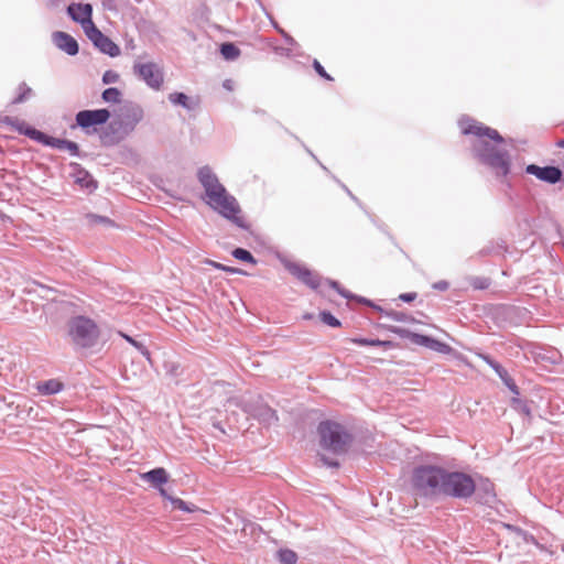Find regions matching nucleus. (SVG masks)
Masks as SVG:
<instances>
[{
    "mask_svg": "<svg viewBox=\"0 0 564 564\" xmlns=\"http://www.w3.org/2000/svg\"><path fill=\"white\" fill-rule=\"evenodd\" d=\"M458 126L464 135L479 138L471 144L473 158L490 170L496 178L501 182L507 178L511 173L512 161L510 152L500 147L506 143V139L499 131L468 116H462Z\"/></svg>",
    "mask_w": 564,
    "mask_h": 564,
    "instance_id": "1",
    "label": "nucleus"
},
{
    "mask_svg": "<svg viewBox=\"0 0 564 564\" xmlns=\"http://www.w3.org/2000/svg\"><path fill=\"white\" fill-rule=\"evenodd\" d=\"M197 180L204 188L205 203L215 213L238 228L246 231L250 230V224L240 216L241 207L237 198L219 182L218 176L208 165L198 169Z\"/></svg>",
    "mask_w": 564,
    "mask_h": 564,
    "instance_id": "2",
    "label": "nucleus"
},
{
    "mask_svg": "<svg viewBox=\"0 0 564 564\" xmlns=\"http://www.w3.org/2000/svg\"><path fill=\"white\" fill-rule=\"evenodd\" d=\"M62 308L72 315L65 324V338L77 352L91 351L99 343L100 328L95 319L79 314V306L72 301H63Z\"/></svg>",
    "mask_w": 564,
    "mask_h": 564,
    "instance_id": "3",
    "label": "nucleus"
},
{
    "mask_svg": "<svg viewBox=\"0 0 564 564\" xmlns=\"http://www.w3.org/2000/svg\"><path fill=\"white\" fill-rule=\"evenodd\" d=\"M316 432L319 446L334 455L347 454L355 441L354 434L345 425L330 419L322 420Z\"/></svg>",
    "mask_w": 564,
    "mask_h": 564,
    "instance_id": "4",
    "label": "nucleus"
},
{
    "mask_svg": "<svg viewBox=\"0 0 564 564\" xmlns=\"http://www.w3.org/2000/svg\"><path fill=\"white\" fill-rule=\"evenodd\" d=\"M446 468L435 464L415 465L411 474L414 491L423 498L432 499L442 495Z\"/></svg>",
    "mask_w": 564,
    "mask_h": 564,
    "instance_id": "5",
    "label": "nucleus"
},
{
    "mask_svg": "<svg viewBox=\"0 0 564 564\" xmlns=\"http://www.w3.org/2000/svg\"><path fill=\"white\" fill-rule=\"evenodd\" d=\"M475 490V478L470 474L446 468L441 496L467 501L474 496Z\"/></svg>",
    "mask_w": 564,
    "mask_h": 564,
    "instance_id": "6",
    "label": "nucleus"
},
{
    "mask_svg": "<svg viewBox=\"0 0 564 564\" xmlns=\"http://www.w3.org/2000/svg\"><path fill=\"white\" fill-rule=\"evenodd\" d=\"M236 405L247 415L258 421L263 427L276 425L279 422L276 411L272 409L260 394L249 398L242 397L236 401Z\"/></svg>",
    "mask_w": 564,
    "mask_h": 564,
    "instance_id": "7",
    "label": "nucleus"
},
{
    "mask_svg": "<svg viewBox=\"0 0 564 564\" xmlns=\"http://www.w3.org/2000/svg\"><path fill=\"white\" fill-rule=\"evenodd\" d=\"M379 327L388 330L389 333L398 335L400 338L409 339L411 343L417 346L429 348L440 354L448 355L453 350V348L448 344L441 341L430 335L415 333L410 329L394 325L379 324Z\"/></svg>",
    "mask_w": 564,
    "mask_h": 564,
    "instance_id": "8",
    "label": "nucleus"
},
{
    "mask_svg": "<svg viewBox=\"0 0 564 564\" xmlns=\"http://www.w3.org/2000/svg\"><path fill=\"white\" fill-rule=\"evenodd\" d=\"M110 118L111 112L107 108L79 110L70 129L80 128L85 134L90 135L97 132V127L102 128Z\"/></svg>",
    "mask_w": 564,
    "mask_h": 564,
    "instance_id": "9",
    "label": "nucleus"
},
{
    "mask_svg": "<svg viewBox=\"0 0 564 564\" xmlns=\"http://www.w3.org/2000/svg\"><path fill=\"white\" fill-rule=\"evenodd\" d=\"M276 259L284 267V269L302 284L310 288L311 290H318L323 281V278L318 273L312 271L306 265L289 260L282 253H276Z\"/></svg>",
    "mask_w": 564,
    "mask_h": 564,
    "instance_id": "10",
    "label": "nucleus"
},
{
    "mask_svg": "<svg viewBox=\"0 0 564 564\" xmlns=\"http://www.w3.org/2000/svg\"><path fill=\"white\" fill-rule=\"evenodd\" d=\"M130 134L129 130L123 126L119 119L113 116L101 128L99 132V140L102 147L111 148L118 145Z\"/></svg>",
    "mask_w": 564,
    "mask_h": 564,
    "instance_id": "11",
    "label": "nucleus"
},
{
    "mask_svg": "<svg viewBox=\"0 0 564 564\" xmlns=\"http://www.w3.org/2000/svg\"><path fill=\"white\" fill-rule=\"evenodd\" d=\"M134 74L150 88L159 90L164 82V74L158 64L153 62L137 63L133 65Z\"/></svg>",
    "mask_w": 564,
    "mask_h": 564,
    "instance_id": "12",
    "label": "nucleus"
},
{
    "mask_svg": "<svg viewBox=\"0 0 564 564\" xmlns=\"http://www.w3.org/2000/svg\"><path fill=\"white\" fill-rule=\"evenodd\" d=\"M85 35L100 53L109 57L120 55V47L109 36L104 34L95 23H91V26Z\"/></svg>",
    "mask_w": 564,
    "mask_h": 564,
    "instance_id": "13",
    "label": "nucleus"
},
{
    "mask_svg": "<svg viewBox=\"0 0 564 564\" xmlns=\"http://www.w3.org/2000/svg\"><path fill=\"white\" fill-rule=\"evenodd\" d=\"M37 143H40L44 147H50L52 149L66 150L69 152V154L72 156L78 158L82 160H84L88 156V153L82 151L79 145L75 141H72L68 139L56 138V137L47 134L43 131L39 135Z\"/></svg>",
    "mask_w": 564,
    "mask_h": 564,
    "instance_id": "14",
    "label": "nucleus"
},
{
    "mask_svg": "<svg viewBox=\"0 0 564 564\" xmlns=\"http://www.w3.org/2000/svg\"><path fill=\"white\" fill-rule=\"evenodd\" d=\"M524 173L549 185H556L562 180V169L557 165L540 166L531 163L524 166Z\"/></svg>",
    "mask_w": 564,
    "mask_h": 564,
    "instance_id": "15",
    "label": "nucleus"
},
{
    "mask_svg": "<svg viewBox=\"0 0 564 564\" xmlns=\"http://www.w3.org/2000/svg\"><path fill=\"white\" fill-rule=\"evenodd\" d=\"M475 494L476 502L482 506L492 507L497 502V494L495 484L488 478L479 474L475 478Z\"/></svg>",
    "mask_w": 564,
    "mask_h": 564,
    "instance_id": "16",
    "label": "nucleus"
},
{
    "mask_svg": "<svg viewBox=\"0 0 564 564\" xmlns=\"http://www.w3.org/2000/svg\"><path fill=\"white\" fill-rule=\"evenodd\" d=\"M115 116L123 123L129 132L132 133L138 123L142 121L144 111L140 105L133 101H127Z\"/></svg>",
    "mask_w": 564,
    "mask_h": 564,
    "instance_id": "17",
    "label": "nucleus"
},
{
    "mask_svg": "<svg viewBox=\"0 0 564 564\" xmlns=\"http://www.w3.org/2000/svg\"><path fill=\"white\" fill-rule=\"evenodd\" d=\"M66 12L74 22L82 25L84 33H86L91 26V23H94L93 6L90 3L72 2L67 6Z\"/></svg>",
    "mask_w": 564,
    "mask_h": 564,
    "instance_id": "18",
    "label": "nucleus"
},
{
    "mask_svg": "<svg viewBox=\"0 0 564 564\" xmlns=\"http://www.w3.org/2000/svg\"><path fill=\"white\" fill-rule=\"evenodd\" d=\"M141 479L143 481L149 482L155 490H158L159 495L164 498L167 496V490L164 485H166L170 480V474L163 467L152 468L143 474H141Z\"/></svg>",
    "mask_w": 564,
    "mask_h": 564,
    "instance_id": "19",
    "label": "nucleus"
},
{
    "mask_svg": "<svg viewBox=\"0 0 564 564\" xmlns=\"http://www.w3.org/2000/svg\"><path fill=\"white\" fill-rule=\"evenodd\" d=\"M480 358L496 372L499 379L513 395H520L519 387L508 370L488 354H481Z\"/></svg>",
    "mask_w": 564,
    "mask_h": 564,
    "instance_id": "20",
    "label": "nucleus"
},
{
    "mask_svg": "<svg viewBox=\"0 0 564 564\" xmlns=\"http://www.w3.org/2000/svg\"><path fill=\"white\" fill-rule=\"evenodd\" d=\"M68 166L72 170L70 176L74 178L75 184L87 189L89 193L98 188V182L82 164L70 162Z\"/></svg>",
    "mask_w": 564,
    "mask_h": 564,
    "instance_id": "21",
    "label": "nucleus"
},
{
    "mask_svg": "<svg viewBox=\"0 0 564 564\" xmlns=\"http://www.w3.org/2000/svg\"><path fill=\"white\" fill-rule=\"evenodd\" d=\"M0 123L11 127L20 134L28 137L29 139L35 141L36 143L39 140V135L42 132L41 130L34 128L33 126H30L25 121L11 116L0 117Z\"/></svg>",
    "mask_w": 564,
    "mask_h": 564,
    "instance_id": "22",
    "label": "nucleus"
},
{
    "mask_svg": "<svg viewBox=\"0 0 564 564\" xmlns=\"http://www.w3.org/2000/svg\"><path fill=\"white\" fill-rule=\"evenodd\" d=\"M52 42L58 50L69 56H75L79 52V45L76 39L64 31L53 32Z\"/></svg>",
    "mask_w": 564,
    "mask_h": 564,
    "instance_id": "23",
    "label": "nucleus"
},
{
    "mask_svg": "<svg viewBox=\"0 0 564 564\" xmlns=\"http://www.w3.org/2000/svg\"><path fill=\"white\" fill-rule=\"evenodd\" d=\"M167 99L172 105L180 106L187 111H195L200 106L199 96H187L182 91H174L169 94Z\"/></svg>",
    "mask_w": 564,
    "mask_h": 564,
    "instance_id": "24",
    "label": "nucleus"
},
{
    "mask_svg": "<svg viewBox=\"0 0 564 564\" xmlns=\"http://www.w3.org/2000/svg\"><path fill=\"white\" fill-rule=\"evenodd\" d=\"M508 246L503 239L491 240L482 247L474 257L482 259L492 254H502L507 252Z\"/></svg>",
    "mask_w": 564,
    "mask_h": 564,
    "instance_id": "25",
    "label": "nucleus"
},
{
    "mask_svg": "<svg viewBox=\"0 0 564 564\" xmlns=\"http://www.w3.org/2000/svg\"><path fill=\"white\" fill-rule=\"evenodd\" d=\"M64 383L58 379H48L37 383V391L42 395H54L64 390Z\"/></svg>",
    "mask_w": 564,
    "mask_h": 564,
    "instance_id": "26",
    "label": "nucleus"
},
{
    "mask_svg": "<svg viewBox=\"0 0 564 564\" xmlns=\"http://www.w3.org/2000/svg\"><path fill=\"white\" fill-rule=\"evenodd\" d=\"M164 500H167L174 509L181 510L183 512L193 513L195 511H198L199 508L194 503H188L185 500L174 497L170 494H167L166 497L163 498Z\"/></svg>",
    "mask_w": 564,
    "mask_h": 564,
    "instance_id": "27",
    "label": "nucleus"
},
{
    "mask_svg": "<svg viewBox=\"0 0 564 564\" xmlns=\"http://www.w3.org/2000/svg\"><path fill=\"white\" fill-rule=\"evenodd\" d=\"M219 53L225 61H235L241 54L240 48L232 42H224L219 45Z\"/></svg>",
    "mask_w": 564,
    "mask_h": 564,
    "instance_id": "28",
    "label": "nucleus"
},
{
    "mask_svg": "<svg viewBox=\"0 0 564 564\" xmlns=\"http://www.w3.org/2000/svg\"><path fill=\"white\" fill-rule=\"evenodd\" d=\"M33 89L25 83L21 82L17 87V95L11 100L12 105H20L25 102L28 99H30L33 96Z\"/></svg>",
    "mask_w": 564,
    "mask_h": 564,
    "instance_id": "29",
    "label": "nucleus"
},
{
    "mask_svg": "<svg viewBox=\"0 0 564 564\" xmlns=\"http://www.w3.org/2000/svg\"><path fill=\"white\" fill-rule=\"evenodd\" d=\"M119 335L127 343H129L131 346H133L148 361L151 362V352L142 341H139L135 338H133L132 336H130L126 333H122V332H119Z\"/></svg>",
    "mask_w": 564,
    "mask_h": 564,
    "instance_id": "30",
    "label": "nucleus"
},
{
    "mask_svg": "<svg viewBox=\"0 0 564 564\" xmlns=\"http://www.w3.org/2000/svg\"><path fill=\"white\" fill-rule=\"evenodd\" d=\"M231 256L239 261L256 265L258 263V260L254 258V256L247 249L237 247L231 251Z\"/></svg>",
    "mask_w": 564,
    "mask_h": 564,
    "instance_id": "31",
    "label": "nucleus"
},
{
    "mask_svg": "<svg viewBox=\"0 0 564 564\" xmlns=\"http://www.w3.org/2000/svg\"><path fill=\"white\" fill-rule=\"evenodd\" d=\"M511 408L528 417H531V408L527 400L520 398V395H513L511 398Z\"/></svg>",
    "mask_w": 564,
    "mask_h": 564,
    "instance_id": "32",
    "label": "nucleus"
},
{
    "mask_svg": "<svg viewBox=\"0 0 564 564\" xmlns=\"http://www.w3.org/2000/svg\"><path fill=\"white\" fill-rule=\"evenodd\" d=\"M276 558L281 564H295L299 557L293 550L283 547L276 551Z\"/></svg>",
    "mask_w": 564,
    "mask_h": 564,
    "instance_id": "33",
    "label": "nucleus"
},
{
    "mask_svg": "<svg viewBox=\"0 0 564 564\" xmlns=\"http://www.w3.org/2000/svg\"><path fill=\"white\" fill-rule=\"evenodd\" d=\"M318 317L322 323L332 328H339L341 326V322L328 310L321 311Z\"/></svg>",
    "mask_w": 564,
    "mask_h": 564,
    "instance_id": "34",
    "label": "nucleus"
},
{
    "mask_svg": "<svg viewBox=\"0 0 564 564\" xmlns=\"http://www.w3.org/2000/svg\"><path fill=\"white\" fill-rule=\"evenodd\" d=\"M121 91L117 87H108L101 93L105 102L118 104L121 100Z\"/></svg>",
    "mask_w": 564,
    "mask_h": 564,
    "instance_id": "35",
    "label": "nucleus"
},
{
    "mask_svg": "<svg viewBox=\"0 0 564 564\" xmlns=\"http://www.w3.org/2000/svg\"><path fill=\"white\" fill-rule=\"evenodd\" d=\"M386 316L394 322H400V323L413 324L416 322L413 316H411L404 312H401V311L389 310V312L386 313Z\"/></svg>",
    "mask_w": 564,
    "mask_h": 564,
    "instance_id": "36",
    "label": "nucleus"
},
{
    "mask_svg": "<svg viewBox=\"0 0 564 564\" xmlns=\"http://www.w3.org/2000/svg\"><path fill=\"white\" fill-rule=\"evenodd\" d=\"M365 213L367 214V216L369 217V219L371 220V223L380 230L382 231L389 239L390 241L395 246L398 247V243L394 239V237L390 234V231L388 230V227L386 226V224H383L381 220H379L377 217H375L372 214H370L366 208L364 209Z\"/></svg>",
    "mask_w": 564,
    "mask_h": 564,
    "instance_id": "37",
    "label": "nucleus"
},
{
    "mask_svg": "<svg viewBox=\"0 0 564 564\" xmlns=\"http://www.w3.org/2000/svg\"><path fill=\"white\" fill-rule=\"evenodd\" d=\"M324 281L330 289L336 291L341 297H344V299L352 297V292L343 288L338 281L329 279V278L324 279Z\"/></svg>",
    "mask_w": 564,
    "mask_h": 564,
    "instance_id": "38",
    "label": "nucleus"
},
{
    "mask_svg": "<svg viewBox=\"0 0 564 564\" xmlns=\"http://www.w3.org/2000/svg\"><path fill=\"white\" fill-rule=\"evenodd\" d=\"M469 284L474 290H486L490 286L491 280L486 276H473L469 280Z\"/></svg>",
    "mask_w": 564,
    "mask_h": 564,
    "instance_id": "39",
    "label": "nucleus"
},
{
    "mask_svg": "<svg viewBox=\"0 0 564 564\" xmlns=\"http://www.w3.org/2000/svg\"><path fill=\"white\" fill-rule=\"evenodd\" d=\"M164 370L167 376L172 378H177L182 375L183 369L178 362L175 361H165L164 362Z\"/></svg>",
    "mask_w": 564,
    "mask_h": 564,
    "instance_id": "40",
    "label": "nucleus"
},
{
    "mask_svg": "<svg viewBox=\"0 0 564 564\" xmlns=\"http://www.w3.org/2000/svg\"><path fill=\"white\" fill-rule=\"evenodd\" d=\"M312 66L314 70L317 73L318 76H321L323 79L327 82H333L334 78L326 72L324 66L316 59H313Z\"/></svg>",
    "mask_w": 564,
    "mask_h": 564,
    "instance_id": "41",
    "label": "nucleus"
},
{
    "mask_svg": "<svg viewBox=\"0 0 564 564\" xmlns=\"http://www.w3.org/2000/svg\"><path fill=\"white\" fill-rule=\"evenodd\" d=\"M332 178L345 191V193L364 210L365 209V206L362 205V203L359 200V198L357 196H355L352 194V192L340 181L338 180L335 175H332Z\"/></svg>",
    "mask_w": 564,
    "mask_h": 564,
    "instance_id": "42",
    "label": "nucleus"
},
{
    "mask_svg": "<svg viewBox=\"0 0 564 564\" xmlns=\"http://www.w3.org/2000/svg\"><path fill=\"white\" fill-rule=\"evenodd\" d=\"M318 459L322 463V465L327 468H336L337 469L340 467V463L338 459L330 458V457L326 456L325 454H319Z\"/></svg>",
    "mask_w": 564,
    "mask_h": 564,
    "instance_id": "43",
    "label": "nucleus"
},
{
    "mask_svg": "<svg viewBox=\"0 0 564 564\" xmlns=\"http://www.w3.org/2000/svg\"><path fill=\"white\" fill-rule=\"evenodd\" d=\"M506 528L511 531V532H514L516 534L518 535H521L523 536V539L525 541H535V538L532 535V534H529L527 531H524L523 529H521L520 527H517L514 524H506Z\"/></svg>",
    "mask_w": 564,
    "mask_h": 564,
    "instance_id": "44",
    "label": "nucleus"
},
{
    "mask_svg": "<svg viewBox=\"0 0 564 564\" xmlns=\"http://www.w3.org/2000/svg\"><path fill=\"white\" fill-rule=\"evenodd\" d=\"M370 346L382 347L383 349L388 350V349L395 348L397 344L392 340L371 338Z\"/></svg>",
    "mask_w": 564,
    "mask_h": 564,
    "instance_id": "45",
    "label": "nucleus"
},
{
    "mask_svg": "<svg viewBox=\"0 0 564 564\" xmlns=\"http://www.w3.org/2000/svg\"><path fill=\"white\" fill-rule=\"evenodd\" d=\"M101 80L105 85L117 83L119 80V74L112 69H108L102 74Z\"/></svg>",
    "mask_w": 564,
    "mask_h": 564,
    "instance_id": "46",
    "label": "nucleus"
},
{
    "mask_svg": "<svg viewBox=\"0 0 564 564\" xmlns=\"http://www.w3.org/2000/svg\"><path fill=\"white\" fill-rule=\"evenodd\" d=\"M90 219L94 221V223H98V224H105V225H108V226H115V223L113 220H111L110 218L106 217V216H100V215H96V214H90L89 215Z\"/></svg>",
    "mask_w": 564,
    "mask_h": 564,
    "instance_id": "47",
    "label": "nucleus"
},
{
    "mask_svg": "<svg viewBox=\"0 0 564 564\" xmlns=\"http://www.w3.org/2000/svg\"><path fill=\"white\" fill-rule=\"evenodd\" d=\"M219 270L223 271V272H226L228 274L247 275V272L243 271L242 269L235 268V267H229V265H226V264L224 267H219Z\"/></svg>",
    "mask_w": 564,
    "mask_h": 564,
    "instance_id": "48",
    "label": "nucleus"
},
{
    "mask_svg": "<svg viewBox=\"0 0 564 564\" xmlns=\"http://www.w3.org/2000/svg\"><path fill=\"white\" fill-rule=\"evenodd\" d=\"M432 289L440 292H444L449 289V283L446 280H440L432 284Z\"/></svg>",
    "mask_w": 564,
    "mask_h": 564,
    "instance_id": "49",
    "label": "nucleus"
},
{
    "mask_svg": "<svg viewBox=\"0 0 564 564\" xmlns=\"http://www.w3.org/2000/svg\"><path fill=\"white\" fill-rule=\"evenodd\" d=\"M417 297V293L415 292H406V293H401L399 295V300L404 302V303H411L413 302L415 299Z\"/></svg>",
    "mask_w": 564,
    "mask_h": 564,
    "instance_id": "50",
    "label": "nucleus"
},
{
    "mask_svg": "<svg viewBox=\"0 0 564 564\" xmlns=\"http://www.w3.org/2000/svg\"><path fill=\"white\" fill-rule=\"evenodd\" d=\"M350 341L357 346H370L371 338L366 337H354Z\"/></svg>",
    "mask_w": 564,
    "mask_h": 564,
    "instance_id": "51",
    "label": "nucleus"
},
{
    "mask_svg": "<svg viewBox=\"0 0 564 564\" xmlns=\"http://www.w3.org/2000/svg\"><path fill=\"white\" fill-rule=\"evenodd\" d=\"M279 33L281 34V36L283 37V40L286 44L292 45V46L296 45V41L283 29H279Z\"/></svg>",
    "mask_w": 564,
    "mask_h": 564,
    "instance_id": "52",
    "label": "nucleus"
},
{
    "mask_svg": "<svg viewBox=\"0 0 564 564\" xmlns=\"http://www.w3.org/2000/svg\"><path fill=\"white\" fill-rule=\"evenodd\" d=\"M261 7V9L264 11L265 15L269 18L272 26L279 32V29H282L279 23L269 14V12L265 11V8L263 6V3L261 2V4H259Z\"/></svg>",
    "mask_w": 564,
    "mask_h": 564,
    "instance_id": "53",
    "label": "nucleus"
},
{
    "mask_svg": "<svg viewBox=\"0 0 564 564\" xmlns=\"http://www.w3.org/2000/svg\"><path fill=\"white\" fill-rule=\"evenodd\" d=\"M346 300L355 301V302H357L359 304L365 305V302H366L367 297H364L361 295H357V294L352 293V297H347Z\"/></svg>",
    "mask_w": 564,
    "mask_h": 564,
    "instance_id": "54",
    "label": "nucleus"
},
{
    "mask_svg": "<svg viewBox=\"0 0 564 564\" xmlns=\"http://www.w3.org/2000/svg\"><path fill=\"white\" fill-rule=\"evenodd\" d=\"M306 151L318 163V165L323 169V171H325L327 174H330L329 170L318 161V159L315 156V154L310 149L306 148Z\"/></svg>",
    "mask_w": 564,
    "mask_h": 564,
    "instance_id": "55",
    "label": "nucleus"
},
{
    "mask_svg": "<svg viewBox=\"0 0 564 564\" xmlns=\"http://www.w3.org/2000/svg\"><path fill=\"white\" fill-rule=\"evenodd\" d=\"M372 310L379 312L381 315H384V316H386V313L389 312V310H386V308L381 307L380 305H378L376 303H373Z\"/></svg>",
    "mask_w": 564,
    "mask_h": 564,
    "instance_id": "56",
    "label": "nucleus"
},
{
    "mask_svg": "<svg viewBox=\"0 0 564 564\" xmlns=\"http://www.w3.org/2000/svg\"><path fill=\"white\" fill-rule=\"evenodd\" d=\"M223 87L227 90H232L234 88V83L231 79H225L224 83H223Z\"/></svg>",
    "mask_w": 564,
    "mask_h": 564,
    "instance_id": "57",
    "label": "nucleus"
},
{
    "mask_svg": "<svg viewBox=\"0 0 564 564\" xmlns=\"http://www.w3.org/2000/svg\"><path fill=\"white\" fill-rule=\"evenodd\" d=\"M555 145L564 149V139H560L558 141H556Z\"/></svg>",
    "mask_w": 564,
    "mask_h": 564,
    "instance_id": "58",
    "label": "nucleus"
},
{
    "mask_svg": "<svg viewBox=\"0 0 564 564\" xmlns=\"http://www.w3.org/2000/svg\"><path fill=\"white\" fill-rule=\"evenodd\" d=\"M210 264H212L214 268L218 269V270H219V267H224V265H225V264H223V263H218V262H214V261H210Z\"/></svg>",
    "mask_w": 564,
    "mask_h": 564,
    "instance_id": "59",
    "label": "nucleus"
},
{
    "mask_svg": "<svg viewBox=\"0 0 564 564\" xmlns=\"http://www.w3.org/2000/svg\"><path fill=\"white\" fill-rule=\"evenodd\" d=\"M373 303H375L373 301L367 299L366 302H365V305L372 308Z\"/></svg>",
    "mask_w": 564,
    "mask_h": 564,
    "instance_id": "60",
    "label": "nucleus"
},
{
    "mask_svg": "<svg viewBox=\"0 0 564 564\" xmlns=\"http://www.w3.org/2000/svg\"><path fill=\"white\" fill-rule=\"evenodd\" d=\"M303 318L304 319H312L313 318V314L312 313H306L303 315Z\"/></svg>",
    "mask_w": 564,
    "mask_h": 564,
    "instance_id": "61",
    "label": "nucleus"
},
{
    "mask_svg": "<svg viewBox=\"0 0 564 564\" xmlns=\"http://www.w3.org/2000/svg\"><path fill=\"white\" fill-rule=\"evenodd\" d=\"M561 188H564V171L562 170V180H560Z\"/></svg>",
    "mask_w": 564,
    "mask_h": 564,
    "instance_id": "62",
    "label": "nucleus"
},
{
    "mask_svg": "<svg viewBox=\"0 0 564 564\" xmlns=\"http://www.w3.org/2000/svg\"><path fill=\"white\" fill-rule=\"evenodd\" d=\"M259 4H261V0H256Z\"/></svg>",
    "mask_w": 564,
    "mask_h": 564,
    "instance_id": "63",
    "label": "nucleus"
}]
</instances>
